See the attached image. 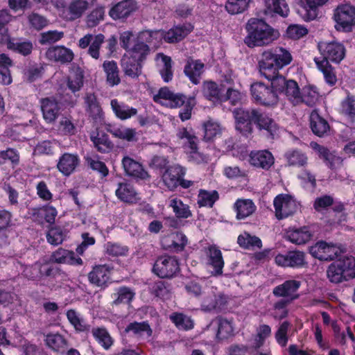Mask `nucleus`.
<instances>
[{
    "label": "nucleus",
    "instance_id": "f257e3e1",
    "mask_svg": "<svg viewBox=\"0 0 355 355\" xmlns=\"http://www.w3.org/2000/svg\"><path fill=\"white\" fill-rule=\"evenodd\" d=\"M290 50L282 46H276L263 51L259 60V70L267 79L277 77L279 71L293 62Z\"/></svg>",
    "mask_w": 355,
    "mask_h": 355
},
{
    "label": "nucleus",
    "instance_id": "f03ea898",
    "mask_svg": "<svg viewBox=\"0 0 355 355\" xmlns=\"http://www.w3.org/2000/svg\"><path fill=\"white\" fill-rule=\"evenodd\" d=\"M248 35L245 43L249 47L267 46L279 37L277 30L273 28L263 20L251 19L246 25Z\"/></svg>",
    "mask_w": 355,
    "mask_h": 355
},
{
    "label": "nucleus",
    "instance_id": "7ed1b4c3",
    "mask_svg": "<svg viewBox=\"0 0 355 355\" xmlns=\"http://www.w3.org/2000/svg\"><path fill=\"white\" fill-rule=\"evenodd\" d=\"M327 276L332 283H341L355 277V258L344 257L331 263L327 268Z\"/></svg>",
    "mask_w": 355,
    "mask_h": 355
},
{
    "label": "nucleus",
    "instance_id": "20e7f679",
    "mask_svg": "<svg viewBox=\"0 0 355 355\" xmlns=\"http://www.w3.org/2000/svg\"><path fill=\"white\" fill-rule=\"evenodd\" d=\"M271 87L279 94L284 95L285 99L291 105H302L301 89L298 83L292 79H286L283 76L272 78Z\"/></svg>",
    "mask_w": 355,
    "mask_h": 355
},
{
    "label": "nucleus",
    "instance_id": "39448f33",
    "mask_svg": "<svg viewBox=\"0 0 355 355\" xmlns=\"http://www.w3.org/2000/svg\"><path fill=\"white\" fill-rule=\"evenodd\" d=\"M148 55L146 46L132 48L127 51L121 60V67L126 76L138 77L141 73V62Z\"/></svg>",
    "mask_w": 355,
    "mask_h": 355
},
{
    "label": "nucleus",
    "instance_id": "423d86ee",
    "mask_svg": "<svg viewBox=\"0 0 355 355\" xmlns=\"http://www.w3.org/2000/svg\"><path fill=\"white\" fill-rule=\"evenodd\" d=\"M334 28L340 32H350L355 26V7L349 3L338 6L334 10Z\"/></svg>",
    "mask_w": 355,
    "mask_h": 355
},
{
    "label": "nucleus",
    "instance_id": "0eeeda50",
    "mask_svg": "<svg viewBox=\"0 0 355 355\" xmlns=\"http://www.w3.org/2000/svg\"><path fill=\"white\" fill-rule=\"evenodd\" d=\"M309 252L313 257L319 260L329 261L340 257L345 249L340 244L318 241L310 248Z\"/></svg>",
    "mask_w": 355,
    "mask_h": 355
},
{
    "label": "nucleus",
    "instance_id": "6e6552de",
    "mask_svg": "<svg viewBox=\"0 0 355 355\" xmlns=\"http://www.w3.org/2000/svg\"><path fill=\"white\" fill-rule=\"evenodd\" d=\"M250 92L254 101L264 106H272L277 103V92L270 86H268L261 82H257L251 85Z\"/></svg>",
    "mask_w": 355,
    "mask_h": 355
},
{
    "label": "nucleus",
    "instance_id": "1a4fd4ad",
    "mask_svg": "<svg viewBox=\"0 0 355 355\" xmlns=\"http://www.w3.org/2000/svg\"><path fill=\"white\" fill-rule=\"evenodd\" d=\"M95 0H71L67 7L60 6L56 2L55 6L60 15L64 19L73 21L81 17L85 12L92 7Z\"/></svg>",
    "mask_w": 355,
    "mask_h": 355
},
{
    "label": "nucleus",
    "instance_id": "9d476101",
    "mask_svg": "<svg viewBox=\"0 0 355 355\" xmlns=\"http://www.w3.org/2000/svg\"><path fill=\"white\" fill-rule=\"evenodd\" d=\"M275 214L277 219L281 220L292 216L299 209L300 204L289 194H279L273 200Z\"/></svg>",
    "mask_w": 355,
    "mask_h": 355
},
{
    "label": "nucleus",
    "instance_id": "9b49d317",
    "mask_svg": "<svg viewBox=\"0 0 355 355\" xmlns=\"http://www.w3.org/2000/svg\"><path fill=\"white\" fill-rule=\"evenodd\" d=\"M319 51L322 55V60H327L329 62L340 63L345 57L346 49L345 46L338 42H321L318 45Z\"/></svg>",
    "mask_w": 355,
    "mask_h": 355
},
{
    "label": "nucleus",
    "instance_id": "f8f14e48",
    "mask_svg": "<svg viewBox=\"0 0 355 355\" xmlns=\"http://www.w3.org/2000/svg\"><path fill=\"white\" fill-rule=\"evenodd\" d=\"M153 100L155 102L169 108L180 107L185 103L184 95L174 93L166 87L161 88L154 95Z\"/></svg>",
    "mask_w": 355,
    "mask_h": 355
},
{
    "label": "nucleus",
    "instance_id": "ddd939ff",
    "mask_svg": "<svg viewBox=\"0 0 355 355\" xmlns=\"http://www.w3.org/2000/svg\"><path fill=\"white\" fill-rule=\"evenodd\" d=\"M201 309L205 311H211L220 309L226 302L225 297L217 292L216 288L211 287L203 291L199 299Z\"/></svg>",
    "mask_w": 355,
    "mask_h": 355
},
{
    "label": "nucleus",
    "instance_id": "4468645a",
    "mask_svg": "<svg viewBox=\"0 0 355 355\" xmlns=\"http://www.w3.org/2000/svg\"><path fill=\"white\" fill-rule=\"evenodd\" d=\"M177 259L173 257L162 256L157 259L153 272L161 278L172 277L178 271Z\"/></svg>",
    "mask_w": 355,
    "mask_h": 355
},
{
    "label": "nucleus",
    "instance_id": "2eb2a0df",
    "mask_svg": "<svg viewBox=\"0 0 355 355\" xmlns=\"http://www.w3.org/2000/svg\"><path fill=\"white\" fill-rule=\"evenodd\" d=\"M236 129L244 135H248L252 132V121L254 122L257 111L244 110L242 109L235 110L234 112Z\"/></svg>",
    "mask_w": 355,
    "mask_h": 355
},
{
    "label": "nucleus",
    "instance_id": "dca6fc26",
    "mask_svg": "<svg viewBox=\"0 0 355 355\" xmlns=\"http://www.w3.org/2000/svg\"><path fill=\"white\" fill-rule=\"evenodd\" d=\"M163 31H144L137 35L136 42L132 48L146 46L148 54L150 52V46L157 48L162 41Z\"/></svg>",
    "mask_w": 355,
    "mask_h": 355
},
{
    "label": "nucleus",
    "instance_id": "f3484780",
    "mask_svg": "<svg viewBox=\"0 0 355 355\" xmlns=\"http://www.w3.org/2000/svg\"><path fill=\"white\" fill-rule=\"evenodd\" d=\"M112 268L108 265H96L88 274L89 282L101 288H105L110 282Z\"/></svg>",
    "mask_w": 355,
    "mask_h": 355
},
{
    "label": "nucleus",
    "instance_id": "a211bd4d",
    "mask_svg": "<svg viewBox=\"0 0 355 355\" xmlns=\"http://www.w3.org/2000/svg\"><path fill=\"white\" fill-rule=\"evenodd\" d=\"M275 261L282 267H302L305 264V254L300 251H291L285 254H277L275 258Z\"/></svg>",
    "mask_w": 355,
    "mask_h": 355
},
{
    "label": "nucleus",
    "instance_id": "6ab92c4d",
    "mask_svg": "<svg viewBox=\"0 0 355 355\" xmlns=\"http://www.w3.org/2000/svg\"><path fill=\"white\" fill-rule=\"evenodd\" d=\"M185 175V169L180 165L167 167L162 175L164 185L170 190H174L179 185L180 178Z\"/></svg>",
    "mask_w": 355,
    "mask_h": 355
},
{
    "label": "nucleus",
    "instance_id": "aec40b11",
    "mask_svg": "<svg viewBox=\"0 0 355 355\" xmlns=\"http://www.w3.org/2000/svg\"><path fill=\"white\" fill-rule=\"evenodd\" d=\"M313 234L309 227L304 226L300 227H289L285 230V238L295 245H304L309 242Z\"/></svg>",
    "mask_w": 355,
    "mask_h": 355
},
{
    "label": "nucleus",
    "instance_id": "412c9836",
    "mask_svg": "<svg viewBox=\"0 0 355 355\" xmlns=\"http://www.w3.org/2000/svg\"><path fill=\"white\" fill-rule=\"evenodd\" d=\"M80 163V159L77 154L65 153L60 157L57 168L64 176H69L76 171Z\"/></svg>",
    "mask_w": 355,
    "mask_h": 355
},
{
    "label": "nucleus",
    "instance_id": "4be33fe9",
    "mask_svg": "<svg viewBox=\"0 0 355 355\" xmlns=\"http://www.w3.org/2000/svg\"><path fill=\"white\" fill-rule=\"evenodd\" d=\"M329 0H304L297 8V12L305 21H311L317 17V9Z\"/></svg>",
    "mask_w": 355,
    "mask_h": 355
},
{
    "label": "nucleus",
    "instance_id": "5701e85b",
    "mask_svg": "<svg viewBox=\"0 0 355 355\" xmlns=\"http://www.w3.org/2000/svg\"><path fill=\"white\" fill-rule=\"evenodd\" d=\"M310 146L320 158L327 162V164L331 168H337L342 165L343 159L341 157L329 152L326 147L313 141L311 142Z\"/></svg>",
    "mask_w": 355,
    "mask_h": 355
},
{
    "label": "nucleus",
    "instance_id": "b1692460",
    "mask_svg": "<svg viewBox=\"0 0 355 355\" xmlns=\"http://www.w3.org/2000/svg\"><path fill=\"white\" fill-rule=\"evenodd\" d=\"M274 162V157L268 150L252 151L250 154V164L257 168L269 169L273 165Z\"/></svg>",
    "mask_w": 355,
    "mask_h": 355
},
{
    "label": "nucleus",
    "instance_id": "393cba45",
    "mask_svg": "<svg viewBox=\"0 0 355 355\" xmlns=\"http://www.w3.org/2000/svg\"><path fill=\"white\" fill-rule=\"evenodd\" d=\"M45 55L48 60L62 64L71 62L74 57L73 51L63 46L50 47Z\"/></svg>",
    "mask_w": 355,
    "mask_h": 355
},
{
    "label": "nucleus",
    "instance_id": "a878e982",
    "mask_svg": "<svg viewBox=\"0 0 355 355\" xmlns=\"http://www.w3.org/2000/svg\"><path fill=\"white\" fill-rule=\"evenodd\" d=\"M205 71V64L199 60L189 59L184 67V72L190 81L198 85Z\"/></svg>",
    "mask_w": 355,
    "mask_h": 355
},
{
    "label": "nucleus",
    "instance_id": "bb28decb",
    "mask_svg": "<svg viewBox=\"0 0 355 355\" xmlns=\"http://www.w3.org/2000/svg\"><path fill=\"white\" fill-rule=\"evenodd\" d=\"M206 254L208 265L214 268V271L211 272L212 275H218L222 274L224 261L221 251L215 245H211L207 248Z\"/></svg>",
    "mask_w": 355,
    "mask_h": 355
},
{
    "label": "nucleus",
    "instance_id": "cd10ccee",
    "mask_svg": "<svg viewBox=\"0 0 355 355\" xmlns=\"http://www.w3.org/2000/svg\"><path fill=\"white\" fill-rule=\"evenodd\" d=\"M202 87V94L209 101L215 104L224 102L223 89L219 87L215 82L205 81Z\"/></svg>",
    "mask_w": 355,
    "mask_h": 355
},
{
    "label": "nucleus",
    "instance_id": "c85d7f7f",
    "mask_svg": "<svg viewBox=\"0 0 355 355\" xmlns=\"http://www.w3.org/2000/svg\"><path fill=\"white\" fill-rule=\"evenodd\" d=\"M137 8L136 3L132 0L121 1L113 6L110 12V16L114 20L128 17Z\"/></svg>",
    "mask_w": 355,
    "mask_h": 355
},
{
    "label": "nucleus",
    "instance_id": "c756f323",
    "mask_svg": "<svg viewBox=\"0 0 355 355\" xmlns=\"http://www.w3.org/2000/svg\"><path fill=\"white\" fill-rule=\"evenodd\" d=\"M301 285L300 281L290 279L284 282L283 284L276 286L273 289V294L277 297H289L292 300L297 297L295 293Z\"/></svg>",
    "mask_w": 355,
    "mask_h": 355
},
{
    "label": "nucleus",
    "instance_id": "7c9ffc66",
    "mask_svg": "<svg viewBox=\"0 0 355 355\" xmlns=\"http://www.w3.org/2000/svg\"><path fill=\"white\" fill-rule=\"evenodd\" d=\"M41 109L44 119L47 123H52L58 116L60 107L54 98H46L41 101Z\"/></svg>",
    "mask_w": 355,
    "mask_h": 355
},
{
    "label": "nucleus",
    "instance_id": "2f4dec72",
    "mask_svg": "<svg viewBox=\"0 0 355 355\" xmlns=\"http://www.w3.org/2000/svg\"><path fill=\"white\" fill-rule=\"evenodd\" d=\"M113 137L128 142L137 141L138 139L137 132L135 129L125 125L111 126L107 128Z\"/></svg>",
    "mask_w": 355,
    "mask_h": 355
},
{
    "label": "nucleus",
    "instance_id": "473e14b6",
    "mask_svg": "<svg viewBox=\"0 0 355 355\" xmlns=\"http://www.w3.org/2000/svg\"><path fill=\"white\" fill-rule=\"evenodd\" d=\"M51 260L58 263L76 266L83 264L82 259L76 257L74 252L62 248H60L53 253Z\"/></svg>",
    "mask_w": 355,
    "mask_h": 355
},
{
    "label": "nucleus",
    "instance_id": "72a5a7b5",
    "mask_svg": "<svg viewBox=\"0 0 355 355\" xmlns=\"http://www.w3.org/2000/svg\"><path fill=\"white\" fill-rule=\"evenodd\" d=\"M123 166L129 175L141 180H146L149 178L148 173L143 168L141 164L130 157H125L123 159Z\"/></svg>",
    "mask_w": 355,
    "mask_h": 355
},
{
    "label": "nucleus",
    "instance_id": "f704fd0d",
    "mask_svg": "<svg viewBox=\"0 0 355 355\" xmlns=\"http://www.w3.org/2000/svg\"><path fill=\"white\" fill-rule=\"evenodd\" d=\"M256 209L254 203L249 199H238L234 205V209L236 214V217L239 220L251 216Z\"/></svg>",
    "mask_w": 355,
    "mask_h": 355
},
{
    "label": "nucleus",
    "instance_id": "c9c22d12",
    "mask_svg": "<svg viewBox=\"0 0 355 355\" xmlns=\"http://www.w3.org/2000/svg\"><path fill=\"white\" fill-rule=\"evenodd\" d=\"M91 140L100 153H109L113 148V144L108 136L98 129L91 135Z\"/></svg>",
    "mask_w": 355,
    "mask_h": 355
},
{
    "label": "nucleus",
    "instance_id": "e433bc0d",
    "mask_svg": "<svg viewBox=\"0 0 355 355\" xmlns=\"http://www.w3.org/2000/svg\"><path fill=\"white\" fill-rule=\"evenodd\" d=\"M265 12L267 14H277L282 17H286L289 12V8L285 0H263Z\"/></svg>",
    "mask_w": 355,
    "mask_h": 355
},
{
    "label": "nucleus",
    "instance_id": "4c0bfd02",
    "mask_svg": "<svg viewBox=\"0 0 355 355\" xmlns=\"http://www.w3.org/2000/svg\"><path fill=\"white\" fill-rule=\"evenodd\" d=\"M111 107L116 117L121 120H126L137 114L136 108L119 103L116 99L111 101Z\"/></svg>",
    "mask_w": 355,
    "mask_h": 355
},
{
    "label": "nucleus",
    "instance_id": "58836bf2",
    "mask_svg": "<svg viewBox=\"0 0 355 355\" xmlns=\"http://www.w3.org/2000/svg\"><path fill=\"white\" fill-rule=\"evenodd\" d=\"M177 138L184 151L198 144V139L191 129L180 128L177 132Z\"/></svg>",
    "mask_w": 355,
    "mask_h": 355
},
{
    "label": "nucleus",
    "instance_id": "ea45409f",
    "mask_svg": "<svg viewBox=\"0 0 355 355\" xmlns=\"http://www.w3.org/2000/svg\"><path fill=\"white\" fill-rule=\"evenodd\" d=\"M58 211L53 206H44L33 209V216L39 221L42 222L44 219L46 222L52 224L55 222Z\"/></svg>",
    "mask_w": 355,
    "mask_h": 355
},
{
    "label": "nucleus",
    "instance_id": "a19ab883",
    "mask_svg": "<svg viewBox=\"0 0 355 355\" xmlns=\"http://www.w3.org/2000/svg\"><path fill=\"white\" fill-rule=\"evenodd\" d=\"M314 61L318 70L323 73L326 83L330 85H335L337 78L334 67L329 62H327V60H320L319 58H315Z\"/></svg>",
    "mask_w": 355,
    "mask_h": 355
},
{
    "label": "nucleus",
    "instance_id": "79ce46f5",
    "mask_svg": "<svg viewBox=\"0 0 355 355\" xmlns=\"http://www.w3.org/2000/svg\"><path fill=\"white\" fill-rule=\"evenodd\" d=\"M237 242L241 248L247 250H254L262 247V242L259 237L246 232L238 236Z\"/></svg>",
    "mask_w": 355,
    "mask_h": 355
},
{
    "label": "nucleus",
    "instance_id": "37998d69",
    "mask_svg": "<svg viewBox=\"0 0 355 355\" xmlns=\"http://www.w3.org/2000/svg\"><path fill=\"white\" fill-rule=\"evenodd\" d=\"M156 62L157 66L160 67V73L163 80L168 83L173 77L171 58L162 53H159L156 56Z\"/></svg>",
    "mask_w": 355,
    "mask_h": 355
},
{
    "label": "nucleus",
    "instance_id": "c03bdc74",
    "mask_svg": "<svg viewBox=\"0 0 355 355\" xmlns=\"http://www.w3.org/2000/svg\"><path fill=\"white\" fill-rule=\"evenodd\" d=\"M116 195L121 201L128 203H135L139 200L134 189L130 184L125 183L119 185Z\"/></svg>",
    "mask_w": 355,
    "mask_h": 355
},
{
    "label": "nucleus",
    "instance_id": "a18cd8bd",
    "mask_svg": "<svg viewBox=\"0 0 355 355\" xmlns=\"http://www.w3.org/2000/svg\"><path fill=\"white\" fill-rule=\"evenodd\" d=\"M310 123L313 132L319 137L323 136L329 129L328 123L316 112H311Z\"/></svg>",
    "mask_w": 355,
    "mask_h": 355
},
{
    "label": "nucleus",
    "instance_id": "49530a36",
    "mask_svg": "<svg viewBox=\"0 0 355 355\" xmlns=\"http://www.w3.org/2000/svg\"><path fill=\"white\" fill-rule=\"evenodd\" d=\"M169 207L172 208L173 213L178 218H188L192 215L189 206L180 198H171L169 200Z\"/></svg>",
    "mask_w": 355,
    "mask_h": 355
},
{
    "label": "nucleus",
    "instance_id": "de8ad7c7",
    "mask_svg": "<svg viewBox=\"0 0 355 355\" xmlns=\"http://www.w3.org/2000/svg\"><path fill=\"white\" fill-rule=\"evenodd\" d=\"M254 118V123L260 129L266 130L272 137L277 133L278 126L272 119L266 115L259 114L257 112Z\"/></svg>",
    "mask_w": 355,
    "mask_h": 355
},
{
    "label": "nucleus",
    "instance_id": "09e8293b",
    "mask_svg": "<svg viewBox=\"0 0 355 355\" xmlns=\"http://www.w3.org/2000/svg\"><path fill=\"white\" fill-rule=\"evenodd\" d=\"M67 318L69 323L77 331H85L89 330V326L86 323L80 314L74 309L67 311Z\"/></svg>",
    "mask_w": 355,
    "mask_h": 355
},
{
    "label": "nucleus",
    "instance_id": "8fccbe9b",
    "mask_svg": "<svg viewBox=\"0 0 355 355\" xmlns=\"http://www.w3.org/2000/svg\"><path fill=\"white\" fill-rule=\"evenodd\" d=\"M106 73L107 82L110 86L117 85L120 83L117 64L114 61H105L103 64Z\"/></svg>",
    "mask_w": 355,
    "mask_h": 355
},
{
    "label": "nucleus",
    "instance_id": "3c124183",
    "mask_svg": "<svg viewBox=\"0 0 355 355\" xmlns=\"http://www.w3.org/2000/svg\"><path fill=\"white\" fill-rule=\"evenodd\" d=\"M96 340L105 349H108L114 343L109 332L103 327H96L92 331Z\"/></svg>",
    "mask_w": 355,
    "mask_h": 355
},
{
    "label": "nucleus",
    "instance_id": "603ef678",
    "mask_svg": "<svg viewBox=\"0 0 355 355\" xmlns=\"http://www.w3.org/2000/svg\"><path fill=\"white\" fill-rule=\"evenodd\" d=\"M253 0H227L225 10L231 15H237L247 10Z\"/></svg>",
    "mask_w": 355,
    "mask_h": 355
},
{
    "label": "nucleus",
    "instance_id": "864d4df0",
    "mask_svg": "<svg viewBox=\"0 0 355 355\" xmlns=\"http://www.w3.org/2000/svg\"><path fill=\"white\" fill-rule=\"evenodd\" d=\"M128 334H132L139 336L150 337L152 330L147 322H132L129 324L125 329Z\"/></svg>",
    "mask_w": 355,
    "mask_h": 355
},
{
    "label": "nucleus",
    "instance_id": "5fc2aeb1",
    "mask_svg": "<svg viewBox=\"0 0 355 355\" xmlns=\"http://www.w3.org/2000/svg\"><path fill=\"white\" fill-rule=\"evenodd\" d=\"M302 104L312 105L318 100L319 92L313 85H306L301 90Z\"/></svg>",
    "mask_w": 355,
    "mask_h": 355
},
{
    "label": "nucleus",
    "instance_id": "6e6d98bb",
    "mask_svg": "<svg viewBox=\"0 0 355 355\" xmlns=\"http://www.w3.org/2000/svg\"><path fill=\"white\" fill-rule=\"evenodd\" d=\"M83 85V72L79 68L73 69L69 76L67 85L72 92L79 90Z\"/></svg>",
    "mask_w": 355,
    "mask_h": 355
},
{
    "label": "nucleus",
    "instance_id": "4d7b16f0",
    "mask_svg": "<svg viewBox=\"0 0 355 355\" xmlns=\"http://www.w3.org/2000/svg\"><path fill=\"white\" fill-rule=\"evenodd\" d=\"M45 342L49 347L55 351H64L67 348V341L62 336L58 334L46 335Z\"/></svg>",
    "mask_w": 355,
    "mask_h": 355
},
{
    "label": "nucleus",
    "instance_id": "13d9d810",
    "mask_svg": "<svg viewBox=\"0 0 355 355\" xmlns=\"http://www.w3.org/2000/svg\"><path fill=\"white\" fill-rule=\"evenodd\" d=\"M170 319L180 329L188 330L193 327L192 320L182 313H174L170 315Z\"/></svg>",
    "mask_w": 355,
    "mask_h": 355
},
{
    "label": "nucleus",
    "instance_id": "bf43d9fd",
    "mask_svg": "<svg viewBox=\"0 0 355 355\" xmlns=\"http://www.w3.org/2000/svg\"><path fill=\"white\" fill-rule=\"evenodd\" d=\"M218 198V195L216 191L200 190L198 196V204L200 207H212Z\"/></svg>",
    "mask_w": 355,
    "mask_h": 355
},
{
    "label": "nucleus",
    "instance_id": "052dcab7",
    "mask_svg": "<svg viewBox=\"0 0 355 355\" xmlns=\"http://www.w3.org/2000/svg\"><path fill=\"white\" fill-rule=\"evenodd\" d=\"M286 160L289 166L300 167L307 163V157L299 150L288 152L286 155Z\"/></svg>",
    "mask_w": 355,
    "mask_h": 355
},
{
    "label": "nucleus",
    "instance_id": "680f3d73",
    "mask_svg": "<svg viewBox=\"0 0 355 355\" xmlns=\"http://www.w3.org/2000/svg\"><path fill=\"white\" fill-rule=\"evenodd\" d=\"M234 334V327L230 321L220 318L218 320L217 337L219 339H225Z\"/></svg>",
    "mask_w": 355,
    "mask_h": 355
},
{
    "label": "nucleus",
    "instance_id": "e2e57ef3",
    "mask_svg": "<svg viewBox=\"0 0 355 355\" xmlns=\"http://www.w3.org/2000/svg\"><path fill=\"white\" fill-rule=\"evenodd\" d=\"M115 295L116 297L114 300V304L118 305L120 304H130L134 299L135 293L129 288L121 287L119 288Z\"/></svg>",
    "mask_w": 355,
    "mask_h": 355
},
{
    "label": "nucleus",
    "instance_id": "0e129e2a",
    "mask_svg": "<svg viewBox=\"0 0 355 355\" xmlns=\"http://www.w3.org/2000/svg\"><path fill=\"white\" fill-rule=\"evenodd\" d=\"M104 41L105 36L103 34L94 36L88 49V54L94 59L98 60L100 58V49Z\"/></svg>",
    "mask_w": 355,
    "mask_h": 355
},
{
    "label": "nucleus",
    "instance_id": "69168bd1",
    "mask_svg": "<svg viewBox=\"0 0 355 355\" xmlns=\"http://www.w3.org/2000/svg\"><path fill=\"white\" fill-rule=\"evenodd\" d=\"M189 162L195 164L207 162L208 157L199 151L198 144L184 151Z\"/></svg>",
    "mask_w": 355,
    "mask_h": 355
},
{
    "label": "nucleus",
    "instance_id": "338daca9",
    "mask_svg": "<svg viewBox=\"0 0 355 355\" xmlns=\"http://www.w3.org/2000/svg\"><path fill=\"white\" fill-rule=\"evenodd\" d=\"M205 138L207 140H211L221 133L220 125L213 121H208L204 125Z\"/></svg>",
    "mask_w": 355,
    "mask_h": 355
},
{
    "label": "nucleus",
    "instance_id": "774afa93",
    "mask_svg": "<svg viewBox=\"0 0 355 355\" xmlns=\"http://www.w3.org/2000/svg\"><path fill=\"white\" fill-rule=\"evenodd\" d=\"M105 10L103 7H98L92 10L87 17V25L92 28L96 26L104 19Z\"/></svg>",
    "mask_w": 355,
    "mask_h": 355
}]
</instances>
